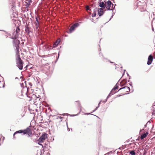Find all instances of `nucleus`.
Masks as SVG:
<instances>
[{
    "label": "nucleus",
    "mask_w": 155,
    "mask_h": 155,
    "mask_svg": "<svg viewBox=\"0 0 155 155\" xmlns=\"http://www.w3.org/2000/svg\"><path fill=\"white\" fill-rule=\"evenodd\" d=\"M101 102V101L98 104V106L97 107H99L100 106V103Z\"/></svg>",
    "instance_id": "obj_35"
},
{
    "label": "nucleus",
    "mask_w": 155,
    "mask_h": 155,
    "mask_svg": "<svg viewBox=\"0 0 155 155\" xmlns=\"http://www.w3.org/2000/svg\"><path fill=\"white\" fill-rule=\"evenodd\" d=\"M59 54H58V57H59Z\"/></svg>",
    "instance_id": "obj_42"
},
{
    "label": "nucleus",
    "mask_w": 155,
    "mask_h": 155,
    "mask_svg": "<svg viewBox=\"0 0 155 155\" xmlns=\"http://www.w3.org/2000/svg\"><path fill=\"white\" fill-rule=\"evenodd\" d=\"M16 60L17 61H22L20 57V55H16Z\"/></svg>",
    "instance_id": "obj_15"
},
{
    "label": "nucleus",
    "mask_w": 155,
    "mask_h": 155,
    "mask_svg": "<svg viewBox=\"0 0 155 155\" xmlns=\"http://www.w3.org/2000/svg\"><path fill=\"white\" fill-rule=\"evenodd\" d=\"M122 89H124V91H126L127 92H129L130 91V88L128 87H122L120 88L118 90V91L121 90Z\"/></svg>",
    "instance_id": "obj_9"
},
{
    "label": "nucleus",
    "mask_w": 155,
    "mask_h": 155,
    "mask_svg": "<svg viewBox=\"0 0 155 155\" xmlns=\"http://www.w3.org/2000/svg\"><path fill=\"white\" fill-rule=\"evenodd\" d=\"M152 110L153 111H155V105L153 106L152 107Z\"/></svg>",
    "instance_id": "obj_24"
},
{
    "label": "nucleus",
    "mask_w": 155,
    "mask_h": 155,
    "mask_svg": "<svg viewBox=\"0 0 155 155\" xmlns=\"http://www.w3.org/2000/svg\"><path fill=\"white\" fill-rule=\"evenodd\" d=\"M60 41V39H58L56 41L54 44L53 45V47L55 48L58 45Z\"/></svg>",
    "instance_id": "obj_11"
},
{
    "label": "nucleus",
    "mask_w": 155,
    "mask_h": 155,
    "mask_svg": "<svg viewBox=\"0 0 155 155\" xmlns=\"http://www.w3.org/2000/svg\"><path fill=\"white\" fill-rule=\"evenodd\" d=\"M23 133V134H28L29 136H30L32 134V133L31 132V130L29 127H28L24 130H19L15 132L13 134V137L15 138V135L17 134Z\"/></svg>",
    "instance_id": "obj_1"
},
{
    "label": "nucleus",
    "mask_w": 155,
    "mask_h": 155,
    "mask_svg": "<svg viewBox=\"0 0 155 155\" xmlns=\"http://www.w3.org/2000/svg\"><path fill=\"white\" fill-rule=\"evenodd\" d=\"M54 48V47H53H53H51V46H50L49 45V47H48V50H50V49H52Z\"/></svg>",
    "instance_id": "obj_25"
},
{
    "label": "nucleus",
    "mask_w": 155,
    "mask_h": 155,
    "mask_svg": "<svg viewBox=\"0 0 155 155\" xmlns=\"http://www.w3.org/2000/svg\"><path fill=\"white\" fill-rule=\"evenodd\" d=\"M99 5L101 8H105V3L103 2H100Z\"/></svg>",
    "instance_id": "obj_14"
},
{
    "label": "nucleus",
    "mask_w": 155,
    "mask_h": 155,
    "mask_svg": "<svg viewBox=\"0 0 155 155\" xmlns=\"http://www.w3.org/2000/svg\"><path fill=\"white\" fill-rule=\"evenodd\" d=\"M115 8V7L114 5L112 4V6H111L110 7V8H112V10H113Z\"/></svg>",
    "instance_id": "obj_22"
},
{
    "label": "nucleus",
    "mask_w": 155,
    "mask_h": 155,
    "mask_svg": "<svg viewBox=\"0 0 155 155\" xmlns=\"http://www.w3.org/2000/svg\"><path fill=\"white\" fill-rule=\"evenodd\" d=\"M118 86L117 85H116L114 87V89L115 90L118 88Z\"/></svg>",
    "instance_id": "obj_26"
},
{
    "label": "nucleus",
    "mask_w": 155,
    "mask_h": 155,
    "mask_svg": "<svg viewBox=\"0 0 155 155\" xmlns=\"http://www.w3.org/2000/svg\"><path fill=\"white\" fill-rule=\"evenodd\" d=\"M130 153L131 155H135V152L134 150H131L130 152Z\"/></svg>",
    "instance_id": "obj_18"
},
{
    "label": "nucleus",
    "mask_w": 155,
    "mask_h": 155,
    "mask_svg": "<svg viewBox=\"0 0 155 155\" xmlns=\"http://www.w3.org/2000/svg\"><path fill=\"white\" fill-rule=\"evenodd\" d=\"M79 25V24L78 23H76L72 25L69 29V33H71L75 29V28Z\"/></svg>",
    "instance_id": "obj_4"
},
{
    "label": "nucleus",
    "mask_w": 155,
    "mask_h": 155,
    "mask_svg": "<svg viewBox=\"0 0 155 155\" xmlns=\"http://www.w3.org/2000/svg\"><path fill=\"white\" fill-rule=\"evenodd\" d=\"M107 100L106 99V100H104V101H103V102L105 103L107 101Z\"/></svg>",
    "instance_id": "obj_33"
},
{
    "label": "nucleus",
    "mask_w": 155,
    "mask_h": 155,
    "mask_svg": "<svg viewBox=\"0 0 155 155\" xmlns=\"http://www.w3.org/2000/svg\"><path fill=\"white\" fill-rule=\"evenodd\" d=\"M110 63H114V62H111V61H110Z\"/></svg>",
    "instance_id": "obj_39"
},
{
    "label": "nucleus",
    "mask_w": 155,
    "mask_h": 155,
    "mask_svg": "<svg viewBox=\"0 0 155 155\" xmlns=\"http://www.w3.org/2000/svg\"><path fill=\"white\" fill-rule=\"evenodd\" d=\"M76 104L79 107L80 109V111H81V110L82 107H81V104L80 103V102L78 101H76Z\"/></svg>",
    "instance_id": "obj_13"
},
{
    "label": "nucleus",
    "mask_w": 155,
    "mask_h": 155,
    "mask_svg": "<svg viewBox=\"0 0 155 155\" xmlns=\"http://www.w3.org/2000/svg\"><path fill=\"white\" fill-rule=\"evenodd\" d=\"M147 123H147V124H146V125H145V127H146V126L147 124Z\"/></svg>",
    "instance_id": "obj_41"
},
{
    "label": "nucleus",
    "mask_w": 155,
    "mask_h": 155,
    "mask_svg": "<svg viewBox=\"0 0 155 155\" xmlns=\"http://www.w3.org/2000/svg\"><path fill=\"white\" fill-rule=\"evenodd\" d=\"M125 71H126V70H124V72H125Z\"/></svg>",
    "instance_id": "obj_43"
},
{
    "label": "nucleus",
    "mask_w": 155,
    "mask_h": 155,
    "mask_svg": "<svg viewBox=\"0 0 155 155\" xmlns=\"http://www.w3.org/2000/svg\"><path fill=\"white\" fill-rule=\"evenodd\" d=\"M36 79L37 80L38 83H39V78L38 77H36Z\"/></svg>",
    "instance_id": "obj_29"
},
{
    "label": "nucleus",
    "mask_w": 155,
    "mask_h": 155,
    "mask_svg": "<svg viewBox=\"0 0 155 155\" xmlns=\"http://www.w3.org/2000/svg\"><path fill=\"white\" fill-rule=\"evenodd\" d=\"M0 31H1V30H0ZM2 31H5L4 30H2Z\"/></svg>",
    "instance_id": "obj_44"
},
{
    "label": "nucleus",
    "mask_w": 155,
    "mask_h": 155,
    "mask_svg": "<svg viewBox=\"0 0 155 155\" xmlns=\"http://www.w3.org/2000/svg\"><path fill=\"white\" fill-rule=\"evenodd\" d=\"M110 153V152H108L105 154L104 155H109Z\"/></svg>",
    "instance_id": "obj_31"
},
{
    "label": "nucleus",
    "mask_w": 155,
    "mask_h": 155,
    "mask_svg": "<svg viewBox=\"0 0 155 155\" xmlns=\"http://www.w3.org/2000/svg\"><path fill=\"white\" fill-rule=\"evenodd\" d=\"M64 114H63V115H64Z\"/></svg>",
    "instance_id": "obj_46"
},
{
    "label": "nucleus",
    "mask_w": 155,
    "mask_h": 155,
    "mask_svg": "<svg viewBox=\"0 0 155 155\" xmlns=\"http://www.w3.org/2000/svg\"><path fill=\"white\" fill-rule=\"evenodd\" d=\"M110 96H111L110 94H110H108V96H107V97L106 99L107 100V99H108V98L110 97Z\"/></svg>",
    "instance_id": "obj_27"
},
{
    "label": "nucleus",
    "mask_w": 155,
    "mask_h": 155,
    "mask_svg": "<svg viewBox=\"0 0 155 155\" xmlns=\"http://www.w3.org/2000/svg\"><path fill=\"white\" fill-rule=\"evenodd\" d=\"M98 108V107H97L95 108V109L93 110V112H94V111H95Z\"/></svg>",
    "instance_id": "obj_32"
},
{
    "label": "nucleus",
    "mask_w": 155,
    "mask_h": 155,
    "mask_svg": "<svg viewBox=\"0 0 155 155\" xmlns=\"http://www.w3.org/2000/svg\"><path fill=\"white\" fill-rule=\"evenodd\" d=\"M19 31V28H17L15 30V32L17 34L18 33Z\"/></svg>",
    "instance_id": "obj_23"
},
{
    "label": "nucleus",
    "mask_w": 155,
    "mask_h": 155,
    "mask_svg": "<svg viewBox=\"0 0 155 155\" xmlns=\"http://www.w3.org/2000/svg\"><path fill=\"white\" fill-rule=\"evenodd\" d=\"M114 15V14L112 15L111 17L110 18L109 20H110L113 17Z\"/></svg>",
    "instance_id": "obj_34"
},
{
    "label": "nucleus",
    "mask_w": 155,
    "mask_h": 155,
    "mask_svg": "<svg viewBox=\"0 0 155 155\" xmlns=\"http://www.w3.org/2000/svg\"><path fill=\"white\" fill-rule=\"evenodd\" d=\"M23 62L22 61H17V66L20 70H22L23 67Z\"/></svg>",
    "instance_id": "obj_5"
},
{
    "label": "nucleus",
    "mask_w": 155,
    "mask_h": 155,
    "mask_svg": "<svg viewBox=\"0 0 155 155\" xmlns=\"http://www.w3.org/2000/svg\"><path fill=\"white\" fill-rule=\"evenodd\" d=\"M153 60V57L151 55H150L148 58V61L147 63V64L148 65L150 64Z\"/></svg>",
    "instance_id": "obj_6"
},
{
    "label": "nucleus",
    "mask_w": 155,
    "mask_h": 155,
    "mask_svg": "<svg viewBox=\"0 0 155 155\" xmlns=\"http://www.w3.org/2000/svg\"><path fill=\"white\" fill-rule=\"evenodd\" d=\"M127 75H128V74L127 73Z\"/></svg>",
    "instance_id": "obj_45"
},
{
    "label": "nucleus",
    "mask_w": 155,
    "mask_h": 155,
    "mask_svg": "<svg viewBox=\"0 0 155 155\" xmlns=\"http://www.w3.org/2000/svg\"><path fill=\"white\" fill-rule=\"evenodd\" d=\"M47 134L46 133H44L39 138L37 141V142L39 144H39V143H42L46 139L47 137Z\"/></svg>",
    "instance_id": "obj_3"
},
{
    "label": "nucleus",
    "mask_w": 155,
    "mask_h": 155,
    "mask_svg": "<svg viewBox=\"0 0 155 155\" xmlns=\"http://www.w3.org/2000/svg\"><path fill=\"white\" fill-rule=\"evenodd\" d=\"M86 9L87 10H90L88 6H87L86 7Z\"/></svg>",
    "instance_id": "obj_28"
},
{
    "label": "nucleus",
    "mask_w": 155,
    "mask_h": 155,
    "mask_svg": "<svg viewBox=\"0 0 155 155\" xmlns=\"http://www.w3.org/2000/svg\"><path fill=\"white\" fill-rule=\"evenodd\" d=\"M17 37V35H15L14 37H12L11 38L13 39V45L15 48H19V45L20 44L19 41L16 39Z\"/></svg>",
    "instance_id": "obj_2"
},
{
    "label": "nucleus",
    "mask_w": 155,
    "mask_h": 155,
    "mask_svg": "<svg viewBox=\"0 0 155 155\" xmlns=\"http://www.w3.org/2000/svg\"><path fill=\"white\" fill-rule=\"evenodd\" d=\"M30 28L28 26V24L27 23L26 26H25V31L27 34L29 35L30 32Z\"/></svg>",
    "instance_id": "obj_10"
},
{
    "label": "nucleus",
    "mask_w": 155,
    "mask_h": 155,
    "mask_svg": "<svg viewBox=\"0 0 155 155\" xmlns=\"http://www.w3.org/2000/svg\"><path fill=\"white\" fill-rule=\"evenodd\" d=\"M115 13V12H112V15L114 14Z\"/></svg>",
    "instance_id": "obj_37"
},
{
    "label": "nucleus",
    "mask_w": 155,
    "mask_h": 155,
    "mask_svg": "<svg viewBox=\"0 0 155 155\" xmlns=\"http://www.w3.org/2000/svg\"><path fill=\"white\" fill-rule=\"evenodd\" d=\"M60 118L61 119V118H63V117H60Z\"/></svg>",
    "instance_id": "obj_40"
},
{
    "label": "nucleus",
    "mask_w": 155,
    "mask_h": 155,
    "mask_svg": "<svg viewBox=\"0 0 155 155\" xmlns=\"http://www.w3.org/2000/svg\"><path fill=\"white\" fill-rule=\"evenodd\" d=\"M104 13V11L103 8H99L98 9V15L100 16L102 15Z\"/></svg>",
    "instance_id": "obj_8"
},
{
    "label": "nucleus",
    "mask_w": 155,
    "mask_h": 155,
    "mask_svg": "<svg viewBox=\"0 0 155 155\" xmlns=\"http://www.w3.org/2000/svg\"><path fill=\"white\" fill-rule=\"evenodd\" d=\"M148 134V132H147L145 133H144L140 137V138L141 139H143L144 138H145L147 135Z\"/></svg>",
    "instance_id": "obj_12"
},
{
    "label": "nucleus",
    "mask_w": 155,
    "mask_h": 155,
    "mask_svg": "<svg viewBox=\"0 0 155 155\" xmlns=\"http://www.w3.org/2000/svg\"><path fill=\"white\" fill-rule=\"evenodd\" d=\"M122 67H121V68H122Z\"/></svg>",
    "instance_id": "obj_47"
},
{
    "label": "nucleus",
    "mask_w": 155,
    "mask_h": 155,
    "mask_svg": "<svg viewBox=\"0 0 155 155\" xmlns=\"http://www.w3.org/2000/svg\"><path fill=\"white\" fill-rule=\"evenodd\" d=\"M119 96H120V95L118 96V97H119Z\"/></svg>",
    "instance_id": "obj_48"
},
{
    "label": "nucleus",
    "mask_w": 155,
    "mask_h": 155,
    "mask_svg": "<svg viewBox=\"0 0 155 155\" xmlns=\"http://www.w3.org/2000/svg\"><path fill=\"white\" fill-rule=\"evenodd\" d=\"M112 4V3L111 2L110 0H108L107 2V7L106 8L108 10H112V9L110 8L111 5Z\"/></svg>",
    "instance_id": "obj_7"
},
{
    "label": "nucleus",
    "mask_w": 155,
    "mask_h": 155,
    "mask_svg": "<svg viewBox=\"0 0 155 155\" xmlns=\"http://www.w3.org/2000/svg\"><path fill=\"white\" fill-rule=\"evenodd\" d=\"M35 26H36V30H38V25H35Z\"/></svg>",
    "instance_id": "obj_30"
},
{
    "label": "nucleus",
    "mask_w": 155,
    "mask_h": 155,
    "mask_svg": "<svg viewBox=\"0 0 155 155\" xmlns=\"http://www.w3.org/2000/svg\"><path fill=\"white\" fill-rule=\"evenodd\" d=\"M146 154V153L145 152H144L143 153V155H145Z\"/></svg>",
    "instance_id": "obj_36"
},
{
    "label": "nucleus",
    "mask_w": 155,
    "mask_h": 155,
    "mask_svg": "<svg viewBox=\"0 0 155 155\" xmlns=\"http://www.w3.org/2000/svg\"><path fill=\"white\" fill-rule=\"evenodd\" d=\"M115 93H116V92H115V90L113 89H112V90L111 91L110 93V94H115Z\"/></svg>",
    "instance_id": "obj_20"
},
{
    "label": "nucleus",
    "mask_w": 155,
    "mask_h": 155,
    "mask_svg": "<svg viewBox=\"0 0 155 155\" xmlns=\"http://www.w3.org/2000/svg\"><path fill=\"white\" fill-rule=\"evenodd\" d=\"M96 12L95 11H94L93 13L92 14V16L93 17H94L96 16Z\"/></svg>",
    "instance_id": "obj_21"
},
{
    "label": "nucleus",
    "mask_w": 155,
    "mask_h": 155,
    "mask_svg": "<svg viewBox=\"0 0 155 155\" xmlns=\"http://www.w3.org/2000/svg\"><path fill=\"white\" fill-rule=\"evenodd\" d=\"M16 51V55H20L19 51V48H15Z\"/></svg>",
    "instance_id": "obj_17"
},
{
    "label": "nucleus",
    "mask_w": 155,
    "mask_h": 155,
    "mask_svg": "<svg viewBox=\"0 0 155 155\" xmlns=\"http://www.w3.org/2000/svg\"><path fill=\"white\" fill-rule=\"evenodd\" d=\"M36 22H35V25H38L39 21L38 20L37 17H36Z\"/></svg>",
    "instance_id": "obj_19"
},
{
    "label": "nucleus",
    "mask_w": 155,
    "mask_h": 155,
    "mask_svg": "<svg viewBox=\"0 0 155 155\" xmlns=\"http://www.w3.org/2000/svg\"><path fill=\"white\" fill-rule=\"evenodd\" d=\"M78 115V114H77V115H72V116H75V115Z\"/></svg>",
    "instance_id": "obj_38"
},
{
    "label": "nucleus",
    "mask_w": 155,
    "mask_h": 155,
    "mask_svg": "<svg viewBox=\"0 0 155 155\" xmlns=\"http://www.w3.org/2000/svg\"><path fill=\"white\" fill-rule=\"evenodd\" d=\"M48 47H49L48 45H45L43 47V49L45 51H47L48 50Z\"/></svg>",
    "instance_id": "obj_16"
}]
</instances>
